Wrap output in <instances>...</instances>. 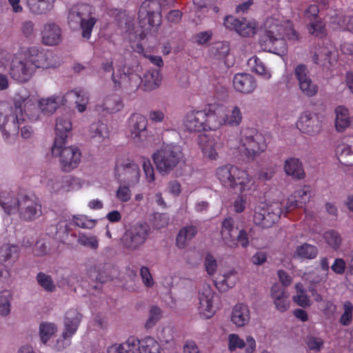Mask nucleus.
<instances>
[{"label":"nucleus","mask_w":353,"mask_h":353,"mask_svg":"<svg viewBox=\"0 0 353 353\" xmlns=\"http://www.w3.org/2000/svg\"><path fill=\"white\" fill-rule=\"evenodd\" d=\"M294 196L295 199L300 200L301 205L304 206L310 201L311 198L310 188L305 186L303 188L296 190L294 193Z\"/></svg>","instance_id":"59"},{"label":"nucleus","mask_w":353,"mask_h":353,"mask_svg":"<svg viewBox=\"0 0 353 353\" xmlns=\"http://www.w3.org/2000/svg\"><path fill=\"white\" fill-rule=\"evenodd\" d=\"M11 293L8 290H3L0 293V314L2 316L8 315L10 312Z\"/></svg>","instance_id":"51"},{"label":"nucleus","mask_w":353,"mask_h":353,"mask_svg":"<svg viewBox=\"0 0 353 353\" xmlns=\"http://www.w3.org/2000/svg\"><path fill=\"white\" fill-rule=\"evenodd\" d=\"M281 28V27H279ZM279 31L278 26L270 27V29H265L260 34L259 43L265 50H268V48L271 46L274 38Z\"/></svg>","instance_id":"40"},{"label":"nucleus","mask_w":353,"mask_h":353,"mask_svg":"<svg viewBox=\"0 0 353 353\" xmlns=\"http://www.w3.org/2000/svg\"><path fill=\"white\" fill-rule=\"evenodd\" d=\"M205 130H218L223 124H226L225 114L221 108L206 112Z\"/></svg>","instance_id":"29"},{"label":"nucleus","mask_w":353,"mask_h":353,"mask_svg":"<svg viewBox=\"0 0 353 353\" xmlns=\"http://www.w3.org/2000/svg\"><path fill=\"white\" fill-rule=\"evenodd\" d=\"M307 73V66L304 64H300L295 68L294 74L299 81L300 90L305 96L312 97L316 94L319 88L312 82Z\"/></svg>","instance_id":"16"},{"label":"nucleus","mask_w":353,"mask_h":353,"mask_svg":"<svg viewBox=\"0 0 353 353\" xmlns=\"http://www.w3.org/2000/svg\"><path fill=\"white\" fill-rule=\"evenodd\" d=\"M296 125L302 132L314 136L321 132L322 122L317 114L305 111L301 113Z\"/></svg>","instance_id":"11"},{"label":"nucleus","mask_w":353,"mask_h":353,"mask_svg":"<svg viewBox=\"0 0 353 353\" xmlns=\"http://www.w3.org/2000/svg\"><path fill=\"white\" fill-rule=\"evenodd\" d=\"M216 174L225 187L232 188L236 193L244 191L250 181L245 171L230 164L217 168Z\"/></svg>","instance_id":"6"},{"label":"nucleus","mask_w":353,"mask_h":353,"mask_svg":"<svg viewBox=\"0 0 353 353\" xmlns=\"http://www.w3.org/2000/svg\"><path fill=\"white\" fill-rule=\"evenodd\" d=\"M116 170V176L120 183H126L128 185H134L139 180L140 171L139 167L133 162L121 165L117 167Z\"/></svg>","instance_id":"19"},{"label":"nucleus","mask_w":353,"mask_h":353,"mask_svg":"<svg viewBox=\"0 0 353 353\" xmlns=\"http://www.w3.org/2000/svg\"><path fill=\"white\" fill-rule=\"evenodd\" d=\"M161 317V310L156 306L151 307L149 313V317L145 323V327L147 329L151 328L157 323Z\"/></svg>","instance_id":"54"},{"label":"nucleus","mask_w":353,"mask_h":353,"mask_svg":"<svg viewBox=\"0 0 353 353\" xmlns=\"http://www.w3.org/2000/svg\"><path fill=\"white\" fill-rule=\"evenodd\" d=\"M323 237L326 243L334 250H338L342 243L340 234L335 230H330L325 232Z\"/></svg>","instance_id":"49"},{"label":"nucleus","mask_w":353,"mask_h":353,"mask_svg":"<svg viewBox=\"0 0 353 353\" xmlns=\"http://www.w3.org/2000/svg\"><path fill=\"white\" fill-rule=\"evenodd\" d=\"M19 201L20 198H14L9 193L7 194V196H0V205L4 211L8 214L18 211Z\"/></svg>","instance_id":"41"},{"label":"nucleus","mask_w":353,"mask_h":353,"mask_svg":"<svg viewBox=\"0 0 353 353\" xmlns=\"http://www.w3.org/2000/svg\"><path fill=\"white\" fill-rule=\"evenodd\" d=\"M12 101L13 105L0 102V129L6 137L17 134L20 125L26 121L22 109L24 100L21 94H15Z\"/></svg>","instance_id":"1"},{"label":"nucleus","mask_w":353,"mask_h":353,"mask_svg":"<svg viewBox=\"0 0 353 353\" xmlns=\"http://www.w3.org/2000/svg\"><path fill=\"white\" fill-rule=\"evenodd\" d=\"M38 283L48 292H53L55 290V285L52 277L45 273L39 272L37 276Z\"/></svg>","instance_id":"53"},{"label":"nucleus","mask_w":353,"mask_h":353,"mask_svg":"<svg viewBox=\"0 0 353 353\" xmlns=\"http://www.w3.org/2000/svg\"><path fill=\"white\" fill-rule=\"evenodd\" d=\"M89 134L92 139L101 142L108 134L107 125L101 121H94L90 126Z\"/></svg>","instance_id":"35"},{"label":"nucleus","mask_w":353,"mask_h":353,"mask_svg":"<svg viewBox=\"0 0 353 353\" xmlns=\"http://www.w3.org/2000/svg\"><path fill=\"white\" fill-rule=\"evenodd\" d=\"M81 320V314L75 309H70L65 313V330L63 332L62 336L64 339L70 337L77 330Z\"/></svg>","instance_id":"26"},{"label":"nucleus","mask_w":353,"mask_h":353,"mask_svg":"<svg viewBox=\"0 0 353 353\" xmlns=\"http://www.w3.org/2000/svg\"><path fill=\"white\" fill-rule=\"evenodd\" d=\"M151 232V227L148 223L137 222L125 229L120 239V244L128 251H137L144 245Z\"/></svg>","instance_id":"5"},{"label":"nucleus","mask_w":353,"mask_h":353,"mask_svg":"<svg viewBox=\"0 0 353 353\" xmlns=\"http://www.w3.org/2000/svg\"><path fill=\"white\" fill-rule=\"evenodd\" d=\"M208 134H201L199 137V145L203 154L210 159H215L225 141V137L221 130H211Z\"/></svg>","instance_id":"8"},{"label":"nucleus","mask_w":353,"mask_h":353,"mask_svg":"<svg viewBox=\"0 0 353 353\" xmlns=\"http://www.w3.org/2000/svg\"><path fill=\"white\" fill-rule=\"evenodd\" d=\"M233 86L237 92L250 94L256 89V82L251 74L238 73L234 76Z\"/></svg>","instance_id":"24"},{"label":"nucleus","mask_w":353,"mask_h":353,"mask_svg":"<svg viewBox=\"0 0 353 353\" xmlns=\"http://www.w3.org/2000/svg\"><path fill=\"white\" fill-rule=\"evenodd\" d=\"M169 223V216L165 213H156L154 215L153 226L157 230H160Z\"/></svg>","instance_id":"60"},{"label":"nucleus","mask_w":353,"mask_h":353,"mask_svg":"<svg viewBox=\"0 0 353 353\" xmlns=\"http://www.w3.org/2000/svg\"><path fill=\"white\" fill-rule=\"evenodd\" d=\"M72 123L68 116L63 115L57 118L55 123V137L52 147V154H55L57 148H62L70 134Z\"/></svg>","instance_id":"12"},{"label":"nucleus","mask_w":353,"mask_h":353,"mask_svg":"<svg viewBox=\"0 0 353 353\" xmlns=\"http://www.w3.org/2000/svg\"><path fill=\"white\" fill-rule=\"evenodd\" d=\"M318 253L319 250L316 246L305 243L296 247L294 256L301 259H313Z\"/></svg>","instance_id":"39"},{"label":"nucleus","mask_w":353,"mask_h":353,"mask_svg":"<svg viewBox=\"0 0 353 353\" xmlns=\"http://www.w3.org/2000/svg\"><path fill=\"white\" fill-rule=\"evenodd\" d=\"M243 141V146L247 151V155L252 158L263 152L267 147L263 135L253 130L245 133Z\"/></svg>","instance_id":"13"},{"label":"nucleus","mask_w":353,"mask_h":353,"mask_svg":"<svg viewBox=\"0 0 353 353\" xmlns=\"http://www.w3.org/2000/svg\"><path fill=\"white\" fill-rule=\"evenodd\" d=\"M28 62L34 66V72L37 68L46 69L54 66L52 61V54L40 51L35 47L29 48L25 54Z\"/></svg>","instance_id":"17"},{"label":"nucleus","mask_w":353,"mask_h":353,"mask_svg":"<svg viewBox=\"0 0 353 353\" xmlns=\"http://www.w3.org/2000/svg\"><path fill=\"white\" fill-rule=\"evenodd\" d=\"M335 127L338 132L344 131L350 125V117L347 109L339 106L336 110Z\"/></svg>","instance_id":"36"},{"label":"nucleus","mask_w":353,"mask_h":353,"mask_svg":"<svg viewBox=\"0 0 353 353\" xmlns=\"http://www.w3.org/2000/svg\"><path fill=\"white\" fill-rule=\"evenodd\" d=\"M141 79L144 90L152 91L159 87L162 77L158 70H151L146 72Z\"/></svg>","instance_id":"30"},{"label":"nucleus","mask_w":353,"mask_h":353,"mask_svg":"<svg viewBox=\"0 0 353 353\" xmlns=\"http://www.w3.org/2000/svg\"><path fill=\"white\" fill-rule=\"evenodd\" d=\"M281 213V208L276 203L266 209H260L259 211H256L253 220L256 225L263 228H269L279 220Z\"/></svg>","instance_id":"10"},{"label":"nucleus","mask_w":353,"mask_h":353,"mask_svg":"<svg viewBox=\"0 0 353 353\" xmlns=\"http://www.w3.org/2000/svg\"><path fill=\"white\" fill-rule=\"evenodd\" d=\"M91 14V8L88 4H79L72 7L68 14V22L72 28H77Z\"/></svg>","instance_id":"23"},{"label":"nucleus","mask_w":353,"mask_h":353,"mask_svg":"<svg viewBox=\"0 0 353 353\" xmlns=\"http://www.w3.org/2000/svg\"><path fill=\"white\" fill-rule=\"evenodd\" d=\"M151 232V227L148 223L137 222L125 229L120 239V244L128 251H137L144 245Z\"/></svg>","instance_id":"4"},{"label":"nucleus","mask_w":353,"mask_h":353,"mask_svg":"<svg viewBox=\"0 0 353 353\" xmlns=\"http://www.w3.org/2000/svg\"><path fill=\"white\" fill-rule=\"evenodd\" d=\"M284 170L285 173L296 179L305 177V172L301 162L299 159L290 158L285 161Z\"/></svg>","instance_id":"31"},{"label":"nucleus","mask_w":353,"mask_h":353,"mask_svg":"<svg viewBox=\"0 0 353 353\" xmlns=\"http://www.w3.org/2000/svg\"><path fill=\"white\" fill-rule=\"evenodd\" d=\"M183 153L179 145L163 144L152 154L157 170L161 175H168L183 161Z\"/></svg>","instance_id":"2"},{"label":"nucleus","mask_w":353,"mask_h":353,"mask_svg":"<svg viewBox=\"0 0 353 353\" xmlns=\"http://www.w3.org/2000/svg\"><path fill=\"white\" fill-rule=\"evenodd\" d=\"M77 243L92 250H97L99 247V241L95 236H87L83 233L79 234Z\"/></svg>","instance_id":"52"},{"label":"nucleus","mask_w":353,"mask_h":353,"mask_svg":"<svg viewBox=\"0 0 353 353\" xmlns=\"http://www.w3.org/2000/svg\"><path fill=\"white\" fill-rule=\"evenodd\" d=\"M230 52V46L227 41H218L210 48V55L216 59L225 58Z\"/></svg>","instance_id":"42"},{"label":"nucleus","mask_w":353,"mask_h":353,"mask_svg":"<svg viewBox=\"0 0 353 353\" xmlns=\"http://www.w3.org/2000/svg\"><path fill=\"white\" fill-rule=\"evenodd\" d=\"M124 343L127 353H136L140 345V341L134 337H130Z\"/></svg>","instance_id":"64"},{"label":"nucleus","mask_w":353,"mask_h":353,"mask_svg":"<svg viewBox=\"0 0 353 353\" xmlns=\"http://www.w3.org/2000/svg\"><path fill=\"white\" fill-rule=\"evenodd\" d=\"M306 343L310 350L319 352L323 347L324 341L319 337L310 336L307 337Z\"/></svg>","instance_id":"61"},{"label":"nucleus","mask_w":353,"mask_h":353,"mask_svg":"<svg viewBox=\"0 0 353 353\" xmlns=\"http://www.w3.org/2000/svg\"><path fill=\"white\" fill-rule=\"evenodd\" d=\"M61 41V31L55 23H51L44 26L42 32V41L48 46H54Z\"/></svg>","instance_id":"28"},{"label":"nucleus","mask_w":353,"mask_h":353,"mask_svg":"<svg viewBox=\"0 0 353 353\" xmlns=\"http://www.w3.org/2000/svg\"><path fill=\"white\" fill-rule=\"evenodd\" d=\"M213 297L214 292L209 285H204L199 292V309L201 312H206L205 314L208 317L211 316L215 312L212 305Z\"/></svg>","instance_id":"25"},{"label":"nucleus","mask_w":353,"mask_h":353,"mask_svg":"<svg viewBox=\"0 0 353 353\" xmlns=\"http://www.w3.org/2000/svg\"><path fill=\"white\" fill-rule=\"evenodd\" d=\"M72 220L78 227L86 229L93 228L97 222L94 219H88L85 215L73 216Z\"/></svg>","instance_id":"55"},{"label":"nucleus","mask_w":353,"mask_h":353,"mask_svg":"<svg viewBox=\"0 0 353 353\" xmlns=\"http://www.w3.org/2000/svg\"><path fill=\"white\" fill-rule=\"evenodd\" d=\"M54 0H28V6L30 10L37 14H41L53 7Z\"/></svg>","instance_id":"38"},{"label":"nucleus","mask_w":353,"mask_h":353,"mask_svg":"<svg viewBox=\"0 0 353 353\" xmlns=\"http://www.w3.org/2000/svg\"><path fill=\"white\" fill-rule=\"evenodd\" d=\"M226 123L231 126H236L242 121V114L239 107L234 106L230 116L225 114Z\"/></svg>","instance_id":"58"},{"label":"nucleus","mask_w":353,"mask_h":353,"mask_svg":"<svg viewBox=\"0 0 353 353\" xmlns=\"http://www.w3.org/2000/svg\"><path fill=\"white\" fill-rule=\"evenodd\" d=\"M174 0H169L166 4L156 0H145L142 3L138 12L140 26L145 31L159 26L161 23V6L163 8L174 7Z\"/></svg>","instance_id":"3"},{"label":"nucleus","mask_w":353,"mask_h":353,"mask_svg":"<svg viewBox=\"0 0 353 353\" xmlns=\"http://www.w3.org/2000/svg\"><path fill=\"white\" fill-rule=\"evenodd\" d=\"M248 65L251 68L252 70L256 74L263 76L265 79H270L271 74L267 71L263 62L257 57L254 56L251 57L248 61Z\"/></svg>","instance_id":"45"},{"label":"nucleus","mask_w":353,"mask_h":353,"mask_svg":"<svg viewBox=\"0 0 353 353\" xmlns=\"http://www.w3.org/2000/svg\"><path fill=\"white\" fill-rule=\"evenodd\" d=\"M21 97L24 100L22 103V109L24 117L27 118L30 121H36L39 119L41 110L39 104L34 103L29 97L21 95Z\"/></svg>","instance_id":"32"},{"label":"nucleus","mask_w":353,"mask_h":353,"mask_svg":"<svg viewBox=\"0 0 353 353\" xmlns=\"http://www.w3.org/2000/svg\"><path fill=\"white\" fill-rule=\"evenodd\" d=\"M34 73V66L25 57L23 60L15 59L12 61L10 69L11 77L21 83L28 81Z\"/></svg>","instance_id":"14"},{"label":"nucleus","mask_w":353,"mask_h":353,"mask_svg":"<svg viewBox=\"0 0 353 353\" xmlns=\"http://www.w3.org/2000/svg\"><path fill=\"white\" fill-rule=\"evenodd\" d=\"M19 257L17 245H3L0 249V263L12 264Z\"/></svg>","instance_id":"34"},{"label":"nucleus","mask_w":353,"mask_h":353,"mask_svg":"<svg viewBox=\"0 0 353 353\" xmlns=\"http://www.w3.org/2000/svg\"><path fill=\"white\" fill-rule=\"evenodd\" d=\"M224 26L230 30H234L242 37H251L255 34V26L243 20L234 18L232 16H227L224 19Z\"/></svg>","instance_id":"20"},{"label":"nucleus","mask_w":353,"mask_h":353,"mask_svg":"<svg viewBox=\"0 0 353 353\" xmlns=\"http://www.w3.org/2000/svg\"><path fill=\"white\" fill-rule=\"evenodd\" d=\"M234 220L231 217L225 219L221 223V239L229 248H236L238 242L241 243L243 248L249 244L248 234L244 230H239L234 226Z\"/></svg>","instance_id":"7"},{"label":"nucleus","mask_w":353,"mask_h":353,"mask_svg":"<svg viewBox=\"0 0 353 353\" xmlns=\"http://www.w3.org/2000/svg\"><path fill=\"white\" fill-rule=\"evenodd\" d=\"M157 337L162 345L172 343L174 340L172 328L170 327H163L158 333Z\"/></svg>","instance_id":"57"},{"label":"nucleus","mask_w":353,"mask_h":353,"mask_svg":"<svg viewBox=\"0 0 353 353\" xmlns=\"http://www.w3.org/2000/svg\"><path fill=\"white\" fill-rule=\"evenodd\" d=\"M236 272L234 270H230L223 275L221 284L225 285L228 288H232L237 280L236 276Z\"/></svg>","instance_id":"63"},{"label":"nucleus","mask_w":353,"mask_h":353,"mask_svg":"<svg viewBox=\"0 0 353 353\" xmlns=\"http://www.w3.org/2000/svg\"><path fill=\"white\" fill-rule=\"evenodd\" d=\"M205 110L191 111L187 113L184 119V125L190 132H201L205 130Z\"/></svg>","instance_id":"22"},{"label":"nucleus","mask_w":353,"mask_h":353,"mask_svg":"<svg viewBox=\"0 0 353 353\" xmlns=\"http://www.w3.org/2000/svg\"><path fill=\"white\" fill-rule=\"evenodd\" d=\"M104 106L110 113H115L123 109V103L119 97L111 96L105 99Z\"/></svg>","instance_id":"48"},{"label":"nucleus","mask_w":353,"mask_h":353,"mask_svg":"<svg viewBox=\"0 0 353 353\" xmlns=\"http://www.w3.org/2000/svg\"><path fill=\"white\" fill-rule=\"evenodd\" d=\"M268 52H273L276 54L283 56L287 52V44L284 39H283L281 35L277 32L275 38L270 46L268 48Z\"/></svg>","instance_id":"46"},{"label":"nucleus","mask_w":353,"mask_h":353,"mask_svg":"<svg viewBox=\"0 0 353 353\" xmlns=\"http://www.w3.org/2000/svg\"><path fill=\"white\" fill-rule=\"evenodd\" d=\"M205 270L210 275H213L217 268V263L214 257L211 254H208L205 258Z\"/></svg>","instance_id":"62"},{"label":"nucleus","mask_w":353,"mask_h":353,"mask_svg":"<svg viewBox=\"0 0 353 353\" xmlns=\"http://www.w3.org/2000/svg\"><path fill=\"white\" fill-rule=\"evenodd\" d=\"M57 327L54 324L50 323H42L39 326V334L41 340L46 343L50 338L54 334Z\"/></svg>","instance_id":"50"},{"label":"nucleus","mask_w":353,"mask_h":353,"mask_svg":"<svg viewBox=\"0 0 353 353\" xmlns=\"http://www.w3.org/2000/svg\"><path fill=\"white\" fill-rule=\"evenodd\" d=\"M231 321L239 327H243L250 322V312L248 305L239 303L232 310Z\"/></svg>","instance_id":"27"},{"label":"nucleus","mask_w":353,"mask_h":353,"mask_svg":"<svg viewBox=\"0 0 353 353\" xmlns=\"http://www.w3.org/2000/svg\"><path fill=\"white\" fill-rule=\"evenodd\" d=\"M148 119L139 113L132 114L129 119L131 138L137 143L142 142L148 135Z\"/></svg>","instance_id":"15"},{"label":"nucleus","mask_w":353,"mask_h":353,"mask_svg":"<svg viewBox=\"0 0 353 353\" xmlns=\"http://www.w3.org/2000/svg\"><path fill=\"white\" fill-rule=\"evenodd\" d=\"M313 61L323 69L329 70L336 62V52L333 48L320 47L315 52Z\"/></svg>","instance_id":"21"},{"label":"nucleus","mask_w":353,"mask_h":353,"mask_svg":"<svg viewBox=\"0 0 353 353\" xmlns=\"http://www.w3.org/2000/svg\"><path fill=\"white\" fill-rule=\"evenodd\" d=\"M96 23V19L94 17H90L88 19H85L81 24V28L82 30V37L86 39H89L91 36L92 29Z\"/></svg>","instance_id":"56"},{"label":"nucleus","mask_w":353,"mask_h":353,"mask_svg":"<svg viewBox=\"0 0 353 353\" xmlns=\"http://www.w3.org/2000/svg\"><path fill=\"white\" fill-rule=\"evenodd\" d=\"M18 211L20 217L25 221H32L39 217L41 214V206L27 195L20 197Z\"/></svg>","instance_id":"18"},{"label":"nucleus","mask_w":353,"mask_h":353,"mask_svg":"<svg viewBox=\"0 0 353 353\" xmlns=\"http://www.w3.org/2000/svg\"><path fill=\"white\" fill-rule=\"evenodd\" d=\"M52 154L59 156L61 169L65 172L76 168L81 161V154L76 147L57 148L55 154Z\"/></svg>","instance_id":"9"},{"label":"nucleus","mask_w":353,"mask_h":353,"mask_svg":"<svg viewBox=\"0 0 353 353\" xmlns=\"http://www.w3.org/2000/svg\"><path fill=\"white\" fill-rule=\"evenodd\" d=\"M336 154L341 164L346 166L353 165V152L350 145H339L336 150Z\"/></svg>","instance_id":"37"},{"label":"nucleus","mask_w":353,"mask_h":353,"mask_svg":"<svg viewBox=\"0 0 353 353\" xmlns=\"http://www.w3.org/2000/svg\"><path fill=\"white\" fill-rule=\"evenodd\" d=\"M197 233L196 227L190 225L181 228L176 236V244L180 249L185 248L190 241Z\"/></svg>","instance_id":"33"},{"label":"nucleus","mask_w":353,"mask_h":353,"mask_svg":"<svg viewBox=\"0 0 353 353\" xmlns=\"http://www.w3.org/2000/svg\"><path fill=\"white\" fill-rule=\"evenodd\" d=\"M123 86L130 90H136L141 83V77L135 73H132L128 75L123 74L121 77Z\"/></svg>","instance_id":"47"},{"label":"nucleus","mask_w":353,"mask_h":353,"mask_svg":"<svg viewBox=\"0 0 353 353\" xmlns=\"http://www.w3.org/2000/svg\"><path fill=\"white\" fill-rule=\"evenodd\" d=\"M57 99V97H51L40 99L39 101V106L41 112L45 115L52 114L59 107Z\"/></svg>","instance_id":"43"},{"label":"nucleus","mask_w":353,"mask_h":353,"mask_svg":"<svg viewBox=\"0 0 353 353\" xmlns=\"http://www.w3.org/2000/svg\"><path fill=\"white\" fill-rule=\"evenodd\" d=\"M67 97L74 100L76 107L79 112H83L86 109L88 98L83 91L74 90L67 93Z\"/></svg>","instance_id":"44"}]
</instances>
